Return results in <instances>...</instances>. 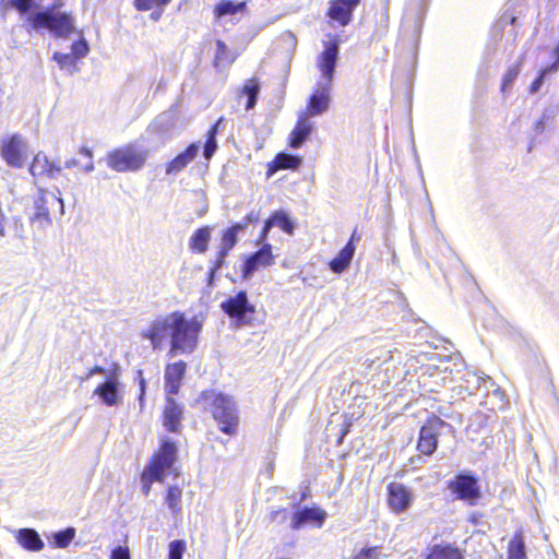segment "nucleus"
Returning <instances> with one entry per match:
<instances>
[{"label":"nucleus","instance_id":"nucleus-1","mask_svg":"<svg viewBox=\"0 0 559 559\" xmlns=\"http://www.w3.org/2000/svg\"><path fill=\"white\" fill-rule=\"evenodd\" d=\"M201 330L202 320L198 316L188 319L183 312L174 311L156 317L141 336L148 340L155 349L168 341L170 356L189 355L198 346Z\"/></svg>","mask_w":559,"mask_h":559},{"label":"nucleus","instance_id":"nucleus-2","mask_svg":"<svg viewBox=\"0 0 559 559\" xmlns=\"http://www.w3.org/2000/svg\"><path fill=\"white\" fill-rule=\"evenodd\" d=\"M324 49L318 56L317 67L321 72V81L317 83V90L310 96L308 103V118L322 115L330 105V93L338 60L340 45L336 39L324 41Z\"/></svg>","mask_w":559,"mask_h":559},{"label":"nucleus","instance_id":"nucleus-3","mask_svg":"<svg viewBox=\"0 0 559 559\" xmlns=\"http://www.w3.org/2000/svg\"><path fill=\"white\" fill-rule=\"evenodd\" d=\"M201 400L204 405L210 407L212 416L222 432L229 436L237 433L239 425L238 408L231 396L211 390L202 392Z\"/></svg>","mask_w":559,"mask_h":559},{"label":"nucleus","instance_id":"nucleus-4","mask_svg":"<svg viewBox=\"0 0 559 559\" xmlns=\"http://www.w3.org/2000/svg\"><path fill=\"white\" fill-rule=\"evenodd\" d=\"M61 5L57 2L46 10L31 13L26 21L34 29L47 28L56 37H66L74 29V19L71 14L56 12Z\"/></svg>","mask_w":559,"mask_h":559},{"label":"nucleus","instance_id":"nucleus-5","mask_svg":"<svg viewBox=\"0 0 559 559\" xmlns=\"http://www.w3.org/2000/svg\"><path fill=\"white\" fill-rule=\"evenodd\" d=\"M148 156V151L134 144H128L116 148L106 155V163L109 168L118 173L140 170Z\"/></svg>","mask_w":559,"mask_h":559},{"label":"nucleus","instance_id":"nucleus-6","mask_svg":"<svg viewBox=\"0 0 559 559\" xmlns=\"http://www.w3.org/2000/svg\"><path fill=\"white\" fill-rule=\"evenodd\" d=\"M177 459V447L170 439H165L151 464L143 472V480L162 481L166 472L171 468Z\"/></svg>","mask_w":559,"mask_h":559},{"label":"nucleus","instance_id":"nucleus-7","mask_svg":"<svg viewBox=\"0 0 559 559\" xmlns=\"http://www.w3.org/2000/svg\"><path fill=\"white\" fill-rule=\"evenodd\" d=\"M34 214L29 217L31 222L38 224L40 228H46L51 225V211H58L60 215H63V200L53 192L46 189H39L38 195L34 200Z\"/></svg>","mask_w":559,"mask_h":559},{"label":"nucleus","instance_id":"nucleus-8","mask_svg":"<svg viewBox=\"0 0 559 559\" xmlns=\"http://www.w3.org/2000/svg\"><path fill=\"white\" fill-rule=\"evenodd\" d=\"M223 311L231 319H235L237 326H243L251 323L255 307L249 302L247 293L238 292L221 305Z\"/></svg>","mask_w":559,"mask_h":559},{"label":"nucleus","instance_id":"nucleus-9","mask_svg":"<svg viewBox=\"0 0 559 559\" xmlns=\"http://www.w3.org/2000/svg\"><path fill=\"white\" fill-rule=\"evenodd\" d=\"M27 142L21 134L2 138L0 153L3 160L11 167L22 168L27 158Z\"/></svg>","mask_w":559,"mask_h":559},{"label":"nucleus","instance_id":"nucleus-10","mask_svg":"<svg viewBox=\"0 0 559 559\" xmlns=\"http://www.w3.org/2000/svg\"><path fill=\"white\" fill-rule=\"evenodd\" d=\"M449 488L457 495V498L468 501L469 504H475L480 497L478 480L469 473L459 474L450 483Z\"/></svg>","mask_w":559,"mask_h":559},{"label":"nucleus","instance_id":"nucleus-11","mask_svg":"<svg viewBox=\"0 0 559 559\" xmlns=\"http://www.w3.org/2000/svg\"><path fill=\"white\" fill-rule=\"evenodd\" d=\"M104 404L107 406H118L123 400L122 384L118 379V374L111 373L100 383L94 391Z\"/></svg>","mask_w":559,"mask_h":559},{"label":"nucleus","instance_id":"nucleus-12","mask_svg":"<svg viewBox=\"0 0 559 559\" xmlns=\"http://www.w3.org/2000/svg\"><path fill=\"white\" fill-rule=\"evenodd\" d=\"M414 501L413 492L401 483H391L388 485V503L394 513H401L412 506Z\"/></svg>","mask_w":559,"mask_h":559},{"label":"nucleus","instance_id":"nucleus-13","mask_svg":"<svg viewBox=\"0 0 559 559\" xmlns=\"http://www.w3.org/2000/svg\"><path fill=\"white\" fill-rule=\"evenodd\" d=\"M274 263V257L272 254V246L264 243L257 252L250 254L242 266L243 280L252 277L255 271L260 267H267Z\"/></svg>","mask_w":559,"mask_h":559},{"label":"nucleus","instance_id":"nucleus-14","mask_svg":"<svg viewBox=\"0 0 559 559\" xmlns=\"http://www.w3.org/2000/svg\"><path fill=\"white\" fill-rule=\"evenodd\" d=\"M326 519V512L316 507H302L294 512L290 521V527L294 531H298L306 524H313L317 527H321Z\"/></svg>","mask_w":559,"mask_h":559},{"label":"nucleus","instance_id":"nucleus-15","mask_svg":"<svg viewBox=\"0 0 559 559\" xmlns=\"http://www.w3.org/2000/svg\"><path fill=\"white\" fill-rule=\"evenodd\" d=\"M361 0H332L328 10V16L337 22L341 26H346L352 21L354 10Z\"/></svg>","mask_w":559,"mask_h":559},{"label":"nucleus","instance_id":"nucleus-16","mask_svg":"<svg viewBox=\"0 0 559 559\" xmlns=\"http://www.w3.org/2000/svg\"><path fill=\"white\" fill-rule=\"evenodd\" d=\"M29 173L33 177L45 176L49 179H56L61 173V167L51 162L46 154L38 152L29 166Z\"/></svg>","mask_w":559,"mask_h":559},{"label":"nucleus","instance_id":"nucleus-17","mask_svg":"<svg viewBox=\"0 0 559 559\" xmlns=\"http://www.w3.org/2000/svg\"><path fill=\"white\" fill-rule=\"evenodd\" d=\"M187 364L182 360L177 362L168 364L165 368V390L168 395L178 394L181 380L186 373Z\"/></svg>","mask_w":559,"mask_h":559},{"label":"nucleus","instance_id":"nucleus-18","mask_svg":"<svg viewBox=\"0 0 559 559\" xmlns=\"http://www.w3.org/2000/svg\"><path fill=\"white\" fill-rule=\"evenodd\" d=\"M183 416L182 406L174 397L168 396L164 408V426L170 432H179L181 429V419Z\"/></svg>","mask_w":559,"mask_h":559},{"label":"nucleus","instance_id":"nucleus-19","mask_svg":"<svg viewBox=\"0 0 559 559\" xmlns=\"http://www.w3.org/2000/svg\"><path fill=\"white\" fill-rule=\"evenodd\" d=\"M278 226L285 233L292 235L295 229V224L288 216V214L284 211L274 212L264 223L261 236L259 241L262 242L266 239L270 230L274 227Z\"/></svg>","mask_w":559,"mask_h":559},{"label":"nucleus","instance_id":"nucleus-20","mask_svg":"<svg viewBox=\"0 0 559 559\" xmlns=\"http://www.w3.org/2000/svg\"><path fill=\"white\" fill-rule=\"evenodd\" d=\"M200 151L199 143L190 144L182 153L178 154L166 166L167 175H176L185 169L198 155Z\"/></svg>","mask_w":559,"mask_h":559},{"label":"nucleus","instance_id":"nucleus-21","mask_svg":"<svg viewBox=\"0 0 559 559\" xmlns=\"http://www.w3.org/2000/svg\"><path fill=\"white\" fill-rule=\"evenodd\" d=\"M313 129L312 123L309 121L308 117L302 114L299 116V119L290 133L289 144L293 148L300 147L309 138L311 131Z\"/></svg>","mask_w":559,"mask_h":559},{"label":"nucleus","instance_id":"nucleus-22","mask_svg":"<svg viewBox=\"0 0 559 559\" xmlns=\"http://www.w3.org/2000/svg\"><path fill=\"white\" fill-rule=\"evenodd\" d=\"M15 538L17 543L28 551H39L45 546L39 534L33 528H20L15 531Z\"/></svg>","mask_w":559,"mask_h":559},{"label":"nucleus","instance_id":"nucleus-23","mask_svg":"<svg viewBox=\"0 0 559 559\" xmlns=\"http://www.w3.org/2000/svg\"><path fill=\"white\" fill-rule=\"evenodd\" d=\"M355 253L354 242L348 241L345 247L337 253V255L330 262V269L332 272L341 274L350 264Z\"/></svg>","mask_w":559,"mask_h":559},{"label":"nucleus","instance_id":"nucleus-24","mask_svg":"<svg viewBox=\"0 0 559 559\" xmlns=\"http://www.w3.org/2000/svg\"><path fill=\"white\" fill-rule=\"evenodd\" d=\"M211 239V228L204 226L194 231L189 240L191 250L203 253L207 250L209 241Z\"/></svg>","mask_w":559,"mask_h":559},{"label":"nucleus","instance_id":"nucleus-25","mask_svg":"<svg viewBox=\"0 0 559 559\" xmlns=\"http://www.w3.org/2000/svg\"><path fill=\"white\" fill-rule=\"evenodd\" d=\"M437 445L438 438L436 437V435L430 431V428H425L423 426L419 432L417 449L421 453L430 455L436 451Z\"/></svg>","mask_w":559,"mask_h":559},{"label":"nucleus","instance_id":"nucleus-26","mask_svg":"<svg viewBox=\"0 0 559 559\" xmlns=\"http://www.w3.org/2000/svg\"><path fill=\"white\" fill-rule=\"evenodd\" d=\"M247 8L246 2H234L231 0H223L215 5L214 15L216 19H223L227 15H235L243 12Z\"/></svg>","mask_w":559,"mask_h":559},{"label":"nucleus","instance_id":"nucleus-27","mask_svg":"<svg viewBox=\"0 0 559 559\" xmlns=\"http://www.w3.org/2000/svg\"><path fill=\"white\" fill-rule=\"evenodd\" d=\"M508 559H526L525 542L522 532H516L509 542Z\"/></svg>","mask_w":559,"mask_h":559},{"label":"nucleus","instance_id":"nucleus-28","mask_svg":"<svg viewBox=\"0 0 559 559\" xmlns=\"http://www.w3.org/2000/svg\"><path fill=\"white\" fill-rule=\"evenodd\" d=\"M223 118H219L206 133V141L203 147V156L205 159H211L217 148L216 136L218 133L219 124L223 122Z\"/></svg>","mask_w":559,"mask_h":559},{"label":"nucleus","instance_id":"nucleus-29","mask_svg":"<svg viewBox=\"0 0 559 559\" xmlns=\"http://www.w3.org/2000/svg\"><path fill=\"white\" fill-rule=\"evenodd\" d=\"M242 95L247 97L246 110H251L255 104L260 93V84L255 79L248 80L241 91Z\"/></svg>","mask_w":559,"mask_h":559},{"label":"nucleus","instance_id":"nucleus-30","mask_svg":"<svg viewBox=\"0 0 559 559\" xmlns=\"http://www.w3.org/2000/svg\"><path fill=\"white\" fill-rule=\"evenodd\" d=\"M273 163L280 169H297L301 165L302 158L297 155L280 153Z\"/></svg>","mask_w":559,"mask_h":559},{"label":"nucleus","instance_id":"nucleus-31","mask_svg":"<svg viewBox=\"0 0 559 559\" xmlns=\"http://www.w3.org/2000/svg\"><path fill=\"white\" fill-rule=\"evenodd\" d=\"M181 495L182 490L177 486H170L166 496V503L174 515L181 512Z\"/></svg>","mask_w":559,"mask_h":559},{"label":"nucleus","instance_id":"nucleus-32","mask_svg":"<svg viewBox=\"0 0 559 559\" xmlns=\"http://www.w3.org/2000/svg\"><path fill=\"white\" fill-rule=\"evenodd\" d=\"M427 559H463V556L456 548L435 546Z\"/></svg>","mask_w":559,"mask_h":559},{"label":"nucleus","instance_id":"nucleus-33","mask_svg":"<svg viewBox=\"0 0 559 559\" xmlns=\"http://www.w3.org/2000/svg\"><path fill=\"white\" fill-rule=\"evenodd\" d=\"M236 59V55L228 49L223 40H216L215 64H230Z\"/></svg>","mask_w":559,"mask_h":559},{"label":"nucleus","instance_id":"nucleus-34","mask_svg":"<svg viewBox=\"0 0 559 559\" xmlns=\"http://www.w3.org/2000/svg\"><path fill=\"white\" fill-rule=\"evenodd\" d=\"M521 72V61L516 62L515 64H513L512 67H510L507 71V73L504 74L503 76V80H502V85H501V91L502 93H507L508 91L511 90L514 81L516 80V78L519 76Z\"/></svg>","mask_w":559,"mask_h":559},{"label":"nucleus","instance_id":"nucleus-35","mask_svg":"<svg viewBox=\"0 0 559 559\" xmlns=\"http://www.w3.org/2000/svg\"><path fill=\"white\" fill-rule=\"evenodd\" d=\"M75 537V528L68 527L53 534V542L57 547L66 548Z\"/></svg>","mask_w":559,"mask_h":559},{"label":"nucleus","instance_id":"nucleus-36","mask_svg":"<svg viewBox=\"0 0 559 559\" xmlns=\"http://www.w3.org/2000/svg\"><path fill=\"white\" fill-rule=\"evenodd\" d=\"M424 427L430 428V431L435 433L437 438L441 433L452 431V426L438 417L429 419Z\"/></svg>","mask_w":559,"mask_h":559},{"label":"nucleus","instance_id":"nucleus-37","mask_svg":"<svg viewBox=\"0 0 559 559\" xmlns=\"http://www.w3.org/2000/svg\"><path fill=\"white\" fill-rule=\"evenodd\" d=\"M386 555H384L381 550V547H366L360 549L355 556L354 559H383Z\"/></svg>","mask_w":559,"mask_h":559},{"label":"nucleus","instance_id":"nucleus-38","mask_svg":"<svg viewBox=\"0 0 559 559\" xmlns=\"http://www.w3.org/2000/svg\"><path fill=\"white\" fill-rule=\"evenodd\" d=\"M169 130V118L166 115L158 116L147 128L151 133H166Z\"/></svg>","mask_w":559,"mask_h":559},{"label":"nucleus","instance_id":"nucleus-39","mask_svg":"<svg viewBox=\"0 0 559 559\" xmlns=\"http://www.w3.org/2000/svg\"><path fill=\"white\" fill-rule=\"evenodd\" d=\"M236 243L237 235L233 233V230H230L229 228L226 229L223 234L222 243L219 247L222 249V254L227 255Z\"/></svg>","mask_w":559,"mask_h":559},{"label":"nucleus","instance_id":"nucleus-40","mask_svg":"<svg viewBox=\"0 0 559 559\" xmlns=\"http://www.w3.org/2000/svg\"><path fill=\"white\" fill-rule=\"evenodd\" d=\"M186 551V543L182 539H176L169 544L168 559H182Z\"/></svg>","mask_w":559,"mask_h":559},{"label":"nucleus","instance_id":"nucleus-41","mask_svg":"<svg viewBox=\"0 0 559 559\" xmlns=\"http://www.w3.org/2000/svg\"><path fill=\"white\" fill-rule=\"evenodd\" d=\"M9 2L22 14H25L33 8L37 7L34 0H9Z\"/></svg>","mask_w":559,"mask_h":559},{"label":"nucleus","instance_id":"nucleus-42","mask_svg":"<svg viewBox=\"0 0 559 559\" xmlns=\"http://www.w3.org/2000/svg\"><path fill=\"white\" fill-rule=\"evenodd\" d=\"M170 0H135V7L140 11L152 9L154 5H166Z\"/></svg>","mask_w":559,"mask_h":559},{"label":"nucleus","instance_id":"nucleus-43","mask_svg":"<svg viewBox=\"0 0 559 559\" xmlns=\"http://www.w3.org/2000/svg\"><path fill=\"white\" fill-rule=\"evenodd\" d=\"M53 60L57 61L60 68H68L75 63V58L72 53L55 52Z\"/></svg>","mask_w":559,"mask_h":559},{"label":"nucleus","instance_id":"nucleus-44","mask_svg":"<svg viewBox=\"0 0 559 559\" xmlns=\"http://www.w3.org/2000/svg\"><path fill=\"white\" fill-rule=\"evenodd\" d=\"M88 52V45L84 39L72 44V55L75 59L83 58Z\"/></svg>","mask_w":559,"mask_h":559},{"label":"nucleus","instance_id":"nucleus-45","mask_svg":"<svg viewBox=\"0 0 559 559\" xmlns=\"http://www.w3.org/2000/svg\"><path fill=\"white\" fill-rule=\"evenodd\" d=\"M552 116H554V111L552 110L546 109L543 112L542 118L538 121H536V123L534 126V131H535L536 134H542L545 131V129H546L545 121L547 119H550Z\"/></svg>","mask_w":559,"mask_h":559},{"label":"nucleus","instance_id":"nucleus-46","mask_svg":"<svg viewBox=\"0 0 559 559\" xmlns=\"http://www.w3.org/2000/svg\"><path fill=\"white\" fill-rule=\"evenodd\" d=\"M554 57H555V61L542 69L539 72L546 78L549 73H555L557 72L558 68H559V45L555 48L554 50Z\"/></svg>","mask_w":559,"mask_h":559},{"label":"nucleus","instance_id":"nucleus-47","mask_svg":"<svg viewBox=\"0 0 559 559\" xmlns=\"http://www.w3.org/2000/svg\"><path fill=\"white\" fill-rule=\"evenodd\" d=\"M110 559H130V552L127 547L118 546L111 551Z\"/></svg>","mask_w":559,"mask_h":559},{"label":"nucleus","instance_id":"nucleus-48","mask_svg":"<svg viewBox=\"0 0 559 559\" xmlns=\"http://www.w3.org/2000/svg\"><path fill=\"white\" fill-rule=\"evenodd\" d=\"M545 76L539 72L538 76L533 81L530 86V93L535 94L539 91L542 85L544 84Z\"/></svg>","mask_w":559,"mask_h":559},{"label":"nucleus","instance_id":"nucleus-49","mask_svg":"<svg viewBox=\"0 0 559 559\" xmlns=\"http://www.w3.org/2000/svg\"><path fill=\"white\" fill-rule=\"evenodd\" d=\"M138 376L140 378V396L139 401L142 403L145 394V380L143 378V372L141 370L138 371Z\"/></svg>","mask_w":559,"mask_h":559},{"label":"nucleus","instance_id":"nucleus-50","mask_svg":"<svg viewBox=\"0 0 559 559\" xmlns=\"http://www.w3.org/2000/svg\"><path fill=\"white\" fill-rule=\"evenodd\" d=\"M226 257L227 255L222 254V249L219 248L218 253H217V259H216L214 265L212 266V269H215V271L219 270L223 266Z\"/></svg>","mask_w":559,"mask_h":559},{"label":"nucleus","instance_id":"nucleus-51","mask_svg":"<svg viewBox=\"0 0 559 559\" xmlns=\"http://www.w3.org/2000/svg\"><path fill=\"white\" fill-rule=\"evenodd\" d=\"M94 374H106V370L100 366H95L86 373L85 379H90Z\"/></svg>","mask_w":559,"mask_h":559},{"label":"nucleus","instance_id":"nucleus-52","mask_svg":"<svg viewBox=\"0 0 559 559\" xmlns=\"http://www.w3.org/2000/svg\"><path fill=\"white\" fill-rule=\"evenodd\" d=\"M247 226V223L242 219L241 222L234 224L231 227H229V229L233 230V233H235L236 235H238V233L245 230Z\"/></svg>","mask_w":559,"mask_h":559},{"label":"nucleus","instance_id":"nucleus-53","mask_svg":"<svg viewBox=\"0 0 559 559\" xmlns=\"http://www.w3.org/2000/svg\"><path fill=\"white\" fill-rule=\"evenodd\" d=\"M259 213L258 212H254V211H251L245 218L243 221L247 223V225H249L250 223H254V222H258L259 221Z\"/></svg>","mask_w":559,"mask_h":559},{"label":"nucleus","instance_id":"nucleus-54","mask_svg":"<svg viewBox=\"0 0 559 559\" xmlns=\"http://www.w3.org/2000/svg\"><path fill=\"white\" fill-rule=\"evenodd\" d=\"M78 165H79V163L75 158H69L64 162L66 168H73V167H76Z\"/></svg>","mask_w":559,"mask_h":559},{"label":"nucleus","instance_id":"nucleus-55","mask_svg":"<svg viewBox=\"0 0 559 559\" xmlns=\"http://www.w3.org/2000/svg\"><path fill=\"white\" fill-rule=\"evenodd\" d=\"M215 269H212L210 270L209 274H207V281H209V285H212L213 281H214V277H215Z\"/></svg>","mask_w":559,"mask_h":559},{"label":"nucleus","instance_id":"nucleus-56","mask_svg":"<svg viewBox=\"0 0 559 559\" xmlns=\"http://www.w3.org/2000/svg\"><path fill=\"white\" fill-rule=\"evenodd\" d=\"M162 13H163V10H155L152 12L151 17L154 21H157L160 17Z\"/></svg>","mask_w":559,"mask_h":559},{"label":"nucleus","instance_id":"nucleus-57","mask_svg":"<svg viewBox=\"0 0 559 559\" xmlns=\"http://www.w3.org/2000/svg\"><path fill=\"white\" fill-rule=\"evenodd\" d=\"M81 154H84L85 156H87L88 158H92L93 156V153L90 148L87 147H82L81 151H80Z\"/></svg>","mask_w":559,"mask_h":559},{"label":"nucleus","instance_id":"nucleus-58","mask_svg":"<svg viewBox=\"0 0 559 559\" xmlns=\"http://www.w3.org/2000/svg\"><path fill=\"white\" fill-rule=\"evenodd\" d=\"M94 170V164L92 162H90L85 167H84V171L85 173H92Z\"/></svg>","mask_w":559,"mask_h":559},{"label":"nucleus","instance_id":"nucleus-59","mask_svg":"<svg viewBox=\"0 0 559 559\" xmlns=\"http://www.w3.org/2000/svg\"><path fill=\"white\" fill-rule=\"evenodd\" d=\"M150 489H151V485L150 484L144 485V487H143L144 495H148Z\"/></svg>","mask_w":559,"mask_h":559},{"label":"nucleus","instance_id":"nucleus-60","mask_svg":"<svg viewBox=\"0 0 559 559\" xmlns=\"http://www.w3.org/2000/svg\"><path fill=\"white\" fill-rule=\"evenodd\" d=\"M355 239H359V237H357V233H356V230L353 233L352 238H350V240H349V241H352V242H353Z\"/></svg>","mask_w":559,"mask_h":559},{"label":"nucleus","instance_id":"nucleus-61","mask_svg":"<svg viewBox=\"0 0 559 559\" xmlns=\"http://www.w3.org/2000/svg\"><path fill=\"white\" fill-rule=\"evenodd\" d=\"M493 393H495L496 395H498V396H501V395H502V392L500 391V389H496V390L493 391Z\"/></svg>","mask_w":559,"mask_h":559},{"label":"nucleus","instance_id":"nucleus-62","mask_svg":"<svg viewBox=\"0 0 559 559\" xmlns=\"http://www.w3.org/2000/svg\"><path fill=\"white\" fill-rule=\"evenodd\" d=\"M475 381L477 382V385L479 386L480 378L475 377Z\"/></svg>","mask_w":559,"mask_h":559},{"label":"nucleus","instance_id":"nucleus-63","mask_svg":"<svg viewBox=\"0 0 559 559\" xmlns=\"http://www.w3.org/2000/svg\"><path fill=\"white\" fill-rule=\"evenodd\" d=\"M81 381H86L87 379H85V376H82L81 378Z\"/></svg>","mask_w":559,"mask_h":559}]
</instances>
